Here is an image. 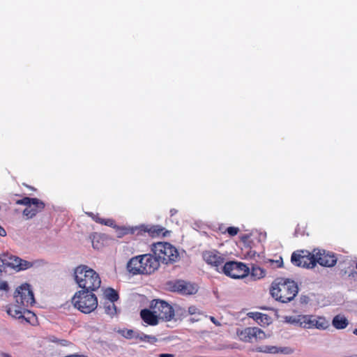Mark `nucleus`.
Returning <instances> with one entry per match:
<instances>
[{
    "label": "nucleus",
    "instance_id": "nucleus-14",
    "mask_svg": "<svg viewBox=\"0 0 357 357\" xmlns=\"http://www.w3.org/2000/svg\"><path fill=\"white\" fill-rule=\"evenodd\" d=\"M314 256L317 263L323 266L331 267L337 262V258L335 255L328 252H326L325 250H316Z\"/></svg>",
    "mask_w": 357,
    "mask_h": 357
},
{
    "label": "nucleus",
    "instance_id": "nucleus-2",
    "mask_svg": "<svg viewBox=\"0 0 357 357\" xmlns=\"http://www.w3.org/2000/svg\"><path fill=\"white\" fill-rule=\"evenodd\" d=\"M74 277L82 290L96 291L100 287L101 280L99 275L86 265L77 266L75 269Z\"/></svg>",
    "mask_w": 357,
    "mask_h": 357
},
{
    "label": "nucleus",
    "instance_id": "nucleus-21",
    "mask_svg": "<svg viewBox=\"0 0 357 357\" xmlns=\"http://www.w3.org/2000/svg\"><path fill=\"white\" fill-rule=\"evenodd\" d=\"M21 259L16 256H10L8 259H3L2 266H6L11 267L19 271V266H20Z\"/></svg>",
    "mask_w": 357,
    "mask_h": 357
},
{
    "label": "nucleus",
    "instance_id": "nucleus-22",
    "mask_svg": "<svg viewBox=\"0 0 357 357\" xmlns=\"http://www.w3.org/2000/svg\"><path fill=\"white\" fill-rule=\"evenodd\" d=\"M332 324L337 329H344L348 326L349 321L345 317L338 314L333 319Z\"/></svg>",
    "mask_w": 357,
    "mask_h": 357
},
{
    "label": "nucleus",
    "instance_id": "nucleus-19",
    "mask_svg": "<svg viewBox=\"0 0 357 357\" xmlns=\"http://www.w3.org/2000/svg\"><path fill=\"white\" fill-rule=\"evenodd\" d=\"M258 351L268 354L284 353L290 354L291 350L288 347H278L275 346H263L257 349Z\"/></svg>",
    "mask_w": 357,
    "mask_h": 357
},
{
    "label": "nucleus",
    "instance_id": "nucleus-9",
    "mask_svg": "<svg viewBox=\"0 0 357 357\" xmlns=\"http://www.w3.org/2000/svg\"><path fill=\"white\" fill-rule=\"evenodd\" d=\"M168 286L171 291L185 296L195 294L198 291V286L196 284L182 280L170 282Z\"/></svg>",
    "mask_w": 357,
    "mask_h": 357
},
{
    "label": "nucleus",
    "instance_id": "nucleus-8",
    "mask_svg": "<svg viewBox=\"0 0 357 357\" xmlns=\"http://www.w3.org/2000/svg\"><path fill=\"white\" fill-rule=\"evenodd\" d=\"M150 308L153 310L159 319L170 321L174 316V310L168 303L161 300H153Z\"/></svg>",
    "mask_w": 357,
    "mask_h": 357
},
{
    "label": "nucleus",
    "instance_id": "nucleus-43",
    "mask_svg": "<svg viewBox=\"0 0 357 357\" xmlns=\"http://www.w3.org/2000/svg\"><path fill=\"white\" fill-rule=\"evenodd\" d=\"M2 357H11L8 354L3 353Z\"/></svg>",
    "mask_w": 357,
    "mask_h": 357
},
{
    "label": "nucleus",
    "instance_id": "nucleus-11",
    "mask_svg": "<svg viewBox=\"0 0 357 357\" xmlns=\"http://www.w3.org/2000/svg\"><path fill=\"white\" fill-rule=\"evenodd\" d=\"M204 260L218 272H221V268L225 263V258L221 253L216 250H210L203 252Z\"/></svg>",
    "mask_w": 357,
    "mask_h": 357
},
{
    "label": "nucleus",
    "instance_id": "nucleus-17",
    "mask_svg": "<svg viewBox=\"0 0 357 357\" xmlns=\"http://www.w3.org/2000/svg\"><path fill=\"white\" fill-rule=\"evenodd\" d=\"M140 261L139 256L132 257L127 264V270L132 275L142 274Z\"/></svg>",
    "mask_w": 357,
    "mask_h": 357
},
{
    "label": "nucleus",
    "instance_id": "nucleus-4",
    "mask_svg": "<svg viewBox=\"0 0 357 357\" xmlns=\"http://www.w3.org/2000/svg\"><path fill=\"white\" fill-rule=\"evenodd\" d=\"M151 251L158 259V262L165 264L175 262L178 257V250L175 247L167 242L153 243Z\"/></svg>",
    "mask_w": 357,
    "mask_h": 357
},
{
    "label": "nucleus",
    "instance_id": "nucleus-37",
    "mask_svg": "<svg viewBox=\"0 0 357 357\" xmlns=\"http://www.w3.org/2000/svg\"><path fill=\"white\" fill-rule=\"evenodd\" d=\"M271 262H275L278 267H281L282 265V258H280V260H276V261L271 260Z\"/></svg>",
    "mask_w": 357,
    "mask_h": 357
},
{
    "label": "nucleus",
    "instance_id": "nucleus-35",
    "mask_svg": "<svg viewBox=\"0 0 357 357\" xmlns=\"http://www.w3.org/2000/svg\"><path fill=\"white\" fill-rule=\"evenodd\" d=\"M199 310L195 306H190L188 307V312L190 314H195L198 313Z\"/></svg>",
    "mask_w": 357,
    "mask_h": 357
},
{
    "label": "nucleus",
    "instance_id": "nucleus-33",
    "mask_svg": "<svg viewBox=\"0 0 357 357\" xmlns=\"http://www.w3.org/2000/svg\"><path fill=\"white\" fill-rule=\"evenodd\" d=\"M87 215L91 217L96 222L100 224L103 223L104 219L99 218L98 215H95L93 213H87Z\"/></svg>",
    "mask_w": 357,
    "mask_h": 357
},
{
    "label": "nucleus",
    "instance_id": "nucleus-29",
    "mask_svg": "<svg viewBox=\"0 0 357 357\" xmlns=\"http://www.w3.org/2000/svg\"><path fill=\"white\" fill-rule=\"evenodd\" d=\"M119 333L127 339H135L137 331L131 329L119 330Z\"/></svg>",
    "mask_w": 357,
    "mask_h": 357
},
{
    "label": "nucleus",
    "instance_id": "nucleus-6",
    "mask_svg": "<svg viewBox=\"0 0 357 357\" xmlns=\"http://www.w3.org/2000/svg\"><path fill=\"white\" fill-rule=\"evenodd\" d=\"M316 249L311 253L307 250H298L291 255V261L293 264L303 268H313L317 263L314 256Z\"/></svg>",
    "mask_w": 357,
    "mask_h": 357
},
{
    "label": "nucleus",
    "instance_id": "nucleus-7",
    "mask_svg": "<svg viewBox=\"0 0 357 357\" xmlns=\"http://www.w3.org/2000/svg\"><path fill=\"white\" fill-rule=\"evenodd\" d=\"M249 271V268L245 264L233 261L225 263L221 268V272L234 279L243 278L247 276Z\"/></svg>",
    "mask_w": 357,
    "mask_h": 357
},
{
    "label": "nucleus",
    "instance_id": "nucleus-16",
    "mask_svg": "<svg viewBox=\"0 0 357 357\" xmlns=\"http://www.w3.org/2000/svg\"><path fill=\"white\" fill-rule=\"evenodd\" d=\"M140 316L143 321L146 324L155 326L158 324V317L155 313L153 312V310L150 308L144 309L140 312Z\"/></svg>",
    "mask_w": 357,
    "mask_h": 357
},
{
    "label": "nucleus",
    "instance_id": "nucleus-10",
    "mask_svg": "<svg viewBox=\"0 0 357 357\" xmlns=\"http://www.w3.org/2000/svg\"><path fill=\"white\" fill-rule=\"evenodd\" d=\"M139 257L142 266L141 268L142 274H151L158 268L160 264L158 259L155 255L146 254L139 255Z\"/></svg>",
    "mask_w": 357,
    "mask_h": 357
},
{
    "label": "nucleus",
    "instance_id": "nucleus-46",
    "mask_svg": "<svg viewBox=\"0 0 357 357\" xmlns=\"http://www.w3.org/2000/svg\"><path fill=\"white\" fill-rule=\"evenodd\" d=\"M348 357H357V354L351 355V356H348Z\"/></svg>",
    "mask_w": 357,
    "mask_h": 357
},
{
    "label": "nucleus",
    "instance_id": "nucleus-41",
    "mask_svg": "<svg viewBox=\"0 0 357 357\" xmlns=\"http://www.w3.org/2000/svg\"><path fill=\"white\" fill-rule=\"evenodd\" d=\"M2 261H3V259L0 258V275L2 274V269H1V266H2Z\"/></svg>",
    "mask_w": 357,
    "mask_h": 357
},
{
    "label": "nucleus",
    "instance_id": "nucleus-30",
    "mask_svg": "<svg viewBox=\"0 0 357 357\" xmlns=\"http://www.w3.org/2000/svg\"><path fill=\"white\" fill-rule=\"evenodd\" d=\"M31 200H32V198L29 197H24V198H22L21 199L17 200L16 201V204L24 205V206H25L26 207L27 205H29L30 204V202Z\"/></svg>",
    "mask_w": 357,
    "mask_h": 357
},
{
    "label": "nucleus",
    "instance_id": "nucleus-25",
    "mask_svg": "<svg viewBox=\"0 0 357 357\" xmlns=\"http://www.w3.org/2000/svg\"><path fill=\"white\" fill-rule=\"evenodd\" d=\"M135 340H139L141 342H146L151 344H153L157 341V338L155 336L146 335L138 331L136 335Z\"/></svg>",
    "mask_w": 357,
    "mask_h": 357
},
{
    "label": "nucleus",
    "instance_id": "nucleus-42",
    "mask_svg": "<svg viewBox=\"0 0 357 357\" xmlns=\"http://www.w3.org/2000/svg\"><path fill=\"white\" fill-rule=\"evenodd\" d=\"M176 213V209H172L170 211L171 215H174Z\"/></svg>",
    "mask_w": 357,
    "mask_h": 357
},
{
    "label": "nucleus",
    "instance_id": "nucleus-36",
    "mask_svg": "<svg viewBox=\"0 0 357 357\" xmlns=\"http://www.w3.org/2000/svg\"><path fill=\"white\" fill-rule=\"evenodd\" d=\"M8 289V284L6 282H0V290L7 291Z\"/></svg>",
    "mask_w": 357,
    "mask_h": 357
},
{
    "label": "nucleus",
    "instance_id": "nucleus-44",
    "mask_svg": "<svg viewBox=\"0 0 357 357\" xmlns=\"http://www.w3.org/2000/svg\"><path fill=\"white\" fill-rule=\"evenodd\" d=\"M168 234H169V231H165V232L162 233V236H166Z\"/></svg>",
    "mask_w": 357,
    "mask_h": 357
},
{
    "label": "nucleus",
    "instance_id": "nucleus-32",
    "mask_svg": "<svg viewBox=\"0 0 357 357\" xmlns=\"http://www.w3.org/2000/svg\"><path fill=\"white\" fill-rule=\"evenodd\" d=\"M238 231H239L238 228L234 227H229L227 229V233L231 236L236 235L238 234Z\"/></svg>",
    "mask_w": 357,
    "mask_h": 357
},
{
    "label": "nucleus",
    "instance_id": "nucleus-27",
    "mask_svg": "<svg viewBox=\"0 0 357 357\" xmlns=\"http://www.w3.org/2000/svg\"><path fill=\"white\" fill-rule=\"evenodd\" d=\"M105 297L107 302H115L119 299L118 293L112 288H107L104 292Z\"/></svg>",
    "mask_w": 357,
    "mask_h": 357
},
{
    "label": "nucleus",
    "instance_id": "nucleus-1",
    "mask_svg": "<svg viewBox=\"0 0 357 357\" xmlns=\"http://www.w3.org/2000/svg\"><path fill=\"white\" fill-rule=\"evenodd\" d=\"M298 291V285L294 280L282 278L275 279L271 289V294L273 298L282 303H288L292 301L297 295Z\"/></svg>",
    "mask_w": 357,
    "mask_h": 357
},
{
    "label": "nucleus",
    "instance_id": "nucleus-26",
    "mask_svg": "<svg viewBox=\"0 0 357 357\" xmlns=\"http://www.w3.org/2000/svg\"><path fill=\"white\" fill-rule=\"evenodd\" d=\"M266 271L257 265H253L251 270V276L254 278L255 280H259L265 276Z\"/></svg>",
    "mask_w": 357,
    "mask_h": 357
},
{
    "label": "nucleus",
    "instance_id": "nucleus-12",
    "mask_svg": "<svg viewBox=\"0 0 357 357\" xmlns=\"http://www.w3.org/2000/svg\"><path fill=\"white\" fill-rule=\"evenodd\" d=\"M240 338L243 342H252L253 339H265L266 334L262 330L257 327H248L241 332Z\"/></svg>",
    "mask_w": 357,
    "mask_h": 357
},
{
    "label": "nucleus",
    "instance_id": "nucleus-39",
    "mask_svg": "<svg viewBox=\"0 0 357 357\" xmlns=\"http://www.w3.org/2000/svg\"><path fill=\"white\" fill-rule=\"evenodd\" d=\"M210 319H211V321L214 324H215L216 326H220V322H219V321H218L215 319V317H210Z\"/></svg>",
    "mask_w": 357,
    "mask_h": 357
},
{
    "label": "nucleus",
    "instance_id": "nucleus-3",
    "mask_svg": "<svg viewBox=\"0 0 357 357\" xmlns=\"http://www.w3.org/2000/svg\"><path fill=\"white\" fill-rule=\"evenodd\" d=\"M93 291L79 290L72 298L73 306L84 314L94 311L98 307V298Z\"/></svg>",
    "mask_w": 357,
    "mask_h": 357
},
{
    "label": "nucleus",
    "instance_id": "nucleus-13",
    "mask_svg": "<svg viewBox=\"0 0 357 357\" xmlns=\"http://www.w3.org/2000/svg\"><path fill=\"white\" fill-rule=\"evenodd\" d=\"M45 203L38 198H32L30 204L24 209L22 214L26 219H31L45 208Z\"/></svg>",
    "mask_w": 357,
    "mask_h": 357
},
{
    "label": "nucleus",
    "instance_id": "nucleus-23",
    "mask_svg": "<svg viewBox=\"0 0 357 357\" xmlns=\"http://www.w3.org/2000/svg\"><path fill=\"white\" fill-rule=\"evenodd\" d=\"M142 227L143 230L148 232L152 237L158 236L165 229L159 225H146Z\"/></svg>",
    "mask_w": 357,
    "mask_h": 357
},
{
    "label": "nucleus",
    "instance_id": "nucleus-45",
    "mask_svg": "<svg viewBox=\"0 0 357 357\" xmlns=\"http://www.w3.org/2000/svg\"><path fill=\"white\" fill-rule=\"evenodd\" d=\"M353 333L356 335H357V328H355L353 331Z\"/></svg>",
    "mask_w": 357,
    "mask_h": 357
},
{
    "label": "nucleus",
    "instance_id": "nucleus-20",
    "mask_svg": "<svg viewBox=\"0 0 357 357\" xmlns=\"http://www.w3.org/2000/svg\"><path fill=\"white\" fill-rule=\"evenodd\" d=\"M306 317L307 315L286 316L284 318V321L287 324L300 326L304 328V325L306 322Z\"/></svg>",
    "mask_w": 357,
    "mask_h": 357
},
{
    "label": "nucleus",
    "instance_id": "nucleus-34",
    "mask_svg": "<svg viewBox=\"0 0 357 357\" xmlns=\"http://www.w3.org/2000/svg\"><path fill=\"white\" fill-rule=\"evenodd\" d=\"M102 225L109 226V227H114V221L112 219H107L104 220Z\"/></svg>",
    "mask_w": 357,
    "mask_h": 357
},
{
    "label": "nucleus",
    "instance_id": "nucleus-24",
    "mask_svg": "<svg viewBox=\"0 0 357 357\" xmlns=\"http://www.w3.org/2000/svg\"><path fill=\"white\" fill-rule=\"evenodd\" d=\"M22 305H18L13 307H9L7 310V313L15 318L21 319L24 317L23 313L25 312L24 308L21 307Z\"/></svg>",
    "mask_w": 357,
    "mask_h": 357
},
{
    "label": "nucleus",
    "instance_id": "nucleus-40",
    "mask_svg": "<svg viewBox=\"0 0 357 357\" xmlns=\"http://www.w3.org/2000/svg\"><path fill=\"white\" fill-rule=\"evenodd\" d=\"M158 357H174V355L171 354H160Z\"/></svg>",
    "mask_w": 357,
    "mask_h": 357
},
{
    "label": "nucleus",
    "instance_id": "nucleus-15",
    "mask_svg": "<svg viewBox=\"0 0 357 357\" xmlns=\"http://www.w3.org/2000/svg\"><path fill=\"white\" fill-rule=\"evenodd\" d=\"M329 326L328 321L323 317L307 315L306 322L304 328H316L320 330H325Z\"/></svg>",
    "mask_w": 357,
    "mask_h": 357
},
{
    "label": "nucleus",
    "instance_id": "nucleus-28",
    "mask_svg": "<svg viewBox=\"0 0 357 357\" xmlns=\"http://www.w3.org/2000/svg\"><path fill=\"white\" fill-rule=\"evenodd\" d=\"M104 309L105 312L112 317L117 313V310L114 302H105L104 305Z\"/></svg>",
    "mask_w": 357,
    "mask_h": 357
},
{
    "label": "nucleus",
    "instance_id": "nucleus-31",
    "mask_svg": "<svg viewBox=\"0 0 357 357\" xmlns=\"http://www.w3.org/2000/svg\"><path fill=\"white\" fill-rule=\"evenodd\" d=\"M31 266L32 264L31 262L21 259L20 266H19V271L26 270Z\"/></svg>",
    "mask_w": 357,
    "mask_h": 357
},
{
    "label": "nucleus",
    "instance_id": "nucleus-18",
    "mask_svg": "<svg viewBox=\"0 0 357 357\" xmlns=\"http://www.w3.org/2000/svg\"><path fill=\"white\" fill-rule=\"evenodd\" d=\"M248 316L257 321L261 326L269 325L271 322V319L268 315L261 312H251L248 314Z\"/></svg>",
    "mask_w": 357,
    "mask_h": 357
},
{
    "label": "nucleus",
    "instance_id": "nucleus-5",
    "mask_svg": "<svg viewBox=\"0 0 357 357\" xmlns=\"http://www.w3.org/2000/svg\"><path fill=\"white\" fill-rule=\"evenodd\" d=\"M15 302L24 307L32 306L35 303V298L31 285L24 283L18 287L14 294Z\"/></svg>",
    "mask_w": 357,
    "mask_h": 357
},
{
    "label": "nucleus",
    "instance_id": "nucleus-38",
    "mask_svg": "<svg viewBox=\"0 0 357 357\" xmlns=\"http://www.w3.org/2000/svg\"><path fill=\"white\" fill-rule=\"evenodd\" d=\"M0 236H6V230L4 229L3 227H1L0 226Z\"/></svg>",
    "mask_w": 357,
    "mask_h": 357
}]
</instances>
